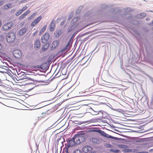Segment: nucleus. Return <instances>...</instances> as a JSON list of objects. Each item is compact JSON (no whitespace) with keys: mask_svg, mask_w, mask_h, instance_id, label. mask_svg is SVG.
Here are the masks:
<instances>
[{"mask_svg":"<svg viewBox=\"0 0 153 153\" xmlns=\"http://www.w3.org/2000/svg\"><path fill=\"white\" fill-rule=\"evenodd\" d=\"M119 152V150L118 149H116L115 151V152Z\"/></svg>","mask_w":153,"mask_h":153,"instance_id":"obj_33","label":"nucleus"},{"mask_svg":"<svg viewBox=\"0 0 153 153\" xmlns=\"http://www.w3.org/2000/svg\"><path fill=\"white\" fill-rule=\"evenodd\" d=\"M54 20H52L50 24V30L51 31H52L54 30V27H55V24L54 22Z\"/></svg>","mask_w":153,"mask_h":153,"instance_id":"obj_11","label":"nucleus"},{"mask_svg":"<svg viewBox=\"0 0 153 153\" xmlns=\"http://www.w3.org/2000/svg\"><path fill=\"white\" fill-rule=\"evenodd\" d=\"M59 41L58 40L54 41L51 44V47L52 48H55L58 46L59 44Z\"/></svg>","mask_w":153,"mask_h":153,"instance_id":"obj_13","label":"nucleus"},{"mask_svg":"<svg viewBox=\"0 0 153 153\" xmlns=\"http://www.w3.org/2000/svg\"><path fill=\"white\" fill-rule=\"evenodd\" d=\"M76 144H78L84 140L85 137L81 135L76 134L73 137Z\"/></svg>","mask_w":153,"mask_h":153,"instance_id":"obj_2","label":"nucleus"},{"mask_svg":"<svg viewBox=\"0 0 153 153\" xmlns=\"http://www.w3.org/2000/svg\"><path fill=\"white\" fill-rule=\"evenodd\" d=\"M150 25L152 26H153V21L151 23H150Z\"/></svg>","mask_w":153,"mask_h":153,"instance_id":"obj_31","label":"nucleus"},{"mask_svg":"<svg viewBox=\"0 0 153 153\" xmlns=\"http://www.w3.org/2000/svg\"><path fill=\"white\" fill-rule=\"evenodd\" d=\"M12 7L11 5L10 4H7L4 6V8L6 9H7L9 8H11Z\"/></svg>","mask_w":153,"mask_h":153,"instance_id":"obj_20","label":"nucleus"},{"mask_svg":"<svg viewBox=\"0 0 153 153\" xmlns=\"http://www.w3.org/2000/svg\"><path fill=\"white\" fill-rule=\"evenodd\" d=\"M30 12V10H28L25 12H24L23 14L21 15L19 17V19L20 20H21L24 18L25 16H27L28 14Z\"/></svg>","mask_w":153,"mask_h":153,"instance_id":"obj_10","label":"nucleus"},{"mask_svg":"<svg viewBox=\"0 0 153 153\" xmlns=\"http://www.w3.org/2000/svg\"><path fill=\"white\" fill-rule=\"evenodd\" d=\"M42 19V16H39L36 18L31 24L30 26L33 27L36 25Z\"/></svg>","mask_w":153,"mask_h":153,"instance_id":"obj_7","label":"nucleus"},{"mask_svg":"<svg viewBox=\"0 0 153 153\" xmlns=\"http://www.w3.org/2000/svg\"><path fill=\"white\" fill-rule=\"evenodd\" d=\"M27 30V29L25 27H23L18 31V35L19 36H21L24 35Z\"/></svg>","mask_w":153,"mask_h":153,"instance_id":"obj_8","label":"nucleus"},{"mask_svg":"<svg viewBox=\"0 0 153 153\" xmlns=\"http://www.w3.org/2000/svg\"><path fill=\"white\" fill-rule=\"evenodd\" d=\"M90 153H96V152L95 151H94V152L92 151Z\"/></svg>","mask_w":153,"mask_h":153,"instance_id":"obj_32","label":"nucleus"},{"mask_svg":"<svg viewBox=\"0 0 153 153\" xmlns=\"http://www.w3.org/2000/svg\"><path fill=\"white\" fill-rule=\"evenodd\" d=\"M100 133L103 136H105L106 137H109V136H110L108 134H106L105 132L104 131L100 130L99 131Z\"/></svg>","mask_w":153,"mask_h":153,"instance_id":"obj_15","label":"nucleus"},{"mask_svg":"<svg viewBox=\"0 0 153 153\" xmlns=\"http://www.w3.org/2000/svg\"><path fill=\"white\" fill-rule=\"evenodd\" d=\"M13 54L14 56L17 58H20L22 56V53L21 51L18 50L14 51Z\"/></svg>","mask_w":153,"mask_h":153,"instance_id":"obj_6","label":"nucleus"},{"mask_svg":"<svg viewBox=\"0 0 153 153\" xmlns=\"http://www.w3.org/2000/svg\"><path fill=\"white\" fill-rule=\"evenodd\" d=\"M2 51V46L0 43V53Z\"/></svg>","mask_w":153,"mask_h":153,"instance_id":"obj_28","label":"nucleus"},{"mask_svg":"<svg viewBox=\"0 0 153 153\" xmlns=\"http://www.w3.org/2000/svg\"><path fill=\"white\" fill-rule=\"evenodd\" d=\"M12 24L10 22H8L4 24L2 26V28L4 30H6L9 29L11 27Z\"/></svg>","mask_w":153,"mask_h":153,"instance_id":"obj_5","label":"nucleus"},{"mask_svg":"<svg viewBox=\"0 0 153 153\" xmlns=\"http://www.w3.org/2000/svg\"><path fill=\"white\" fill-rule=\"evenodd\" d=\"M1 85L0 84V85Z\"/></svg>","mask_w":153,"mask_h":153,"instance_id":"obj_36","label":"nucleus"},{"mask_svg":"<svg viewBox=\"0 0 153 153\" xmlns=\"http://www.w3.org/2000/svg\"><path fill=\"white\" fill-rule=\"evenodd\" d=\"M49 45L48 44L46 43L42 47V50L44 51H45L49 47Z\"/></svg>","mask_w":153,"mask_h":153,"instance_id":"obj_19","label":"nucleus"},{"mask_svg":"<svg viewBox=\"0 0 153 153\" xmlns=\"http://www.w3.org/2000/svg\"><path fill=\"white\" fill-rule=\"evenodd\" d=\"M15 39V34L13 33H9L7 37V40L8 42H13Z\"/></svg>","mask_w":153,"mask_h":153,"instance_id":"obj_3","label":"nucleus"},{"mask_svg":"<svg viewBox=\"0 0 153 153\" xmlns=\"http://www.w3.org/2000/svg\"><path fill=\"white\" fill-rule=\"evenodd\" d=\"M22 12V11L21 10H19L16 13V16H18L21 14Z\"/></svg>","mask_w":153,"mask_h":153,"instance_id":"obj_24","label":"nucleus"},{"mask_svg":"<svg viewBox=\"0 0 153 153\" xmlns=\"http://www.w3.org/2000/svg\"><path fill=\"white\" fill-rule=\"evenodd\" d=\"M25 79L24 80V81H27V80H32V79L30 78H29V77H27V76H25V77H23L22 78V79Z\"/></svg>","mask_w":153,"mask_h":153,"instance_id":"obj_21","label":"nucleus"},{"mask_svg":"<svg viewBox=\"0 0 153 153\" xmlns=\"http://www.w3.org/2000/svg\"><path fill=\"white\" fill-rule=\"evenodd\" d=\"M72 30L71 29V28H70V29H69V30H68V31L69 32H70V31H71Z\"/></svg>","mask_w":153,"mask_h":153,"instance_id":"obj_34","label":"nucleus"},{"mask_svg":"<svg viewBox=\"0 0 153 153\" xmlns=\"http://www.w3.org/2000/svg\"><path fill=\"white\" fill-rule=\"evenodd\" d=\"M70 42V41H69V42L68 43V44H67V45H66V46H65L64 48H63L62 49V50H61L63 52L64 51H65V50H66L67 49L69 48V45Z\"/></svg>","mask_w":153,"mask_h":153,"instance_id":"obj_18","label":"nucleus"},{"mask_svg":"<svg viewBox=\"0 0 153 153\" xmlns=\"http://www.w3.org/2000/svg\"><path fill=\"white\" fill-rule=\"evenodd\" d=\"M4 4L3 1H0V6L1 5Z\"/></svg>","mask_w":153,"mask_h":153,"instance_id":"obj_29","label":"nucleus"},{"mask_svg":"<svg viewBox=\"0 0 153 153\" xmlns=\"http://www.w3.org/2000/svg\"><path fill=\"white\" fill-rule=\"evenodd\" d=\"M27 8V6H25L22 8V9H21V10H22V12H23V11L26 10Z\"/></svg>","mask_w":153,"mask_h":153,"instance_id":"obj_27","label":"nucleus"},{"mask_svg":"<svg viewBox=\"0 0 153 153\" xmlns=\"http://www.w3.org/2000/svg\"><path fill=\"white\" fill-rule=\"evenodd\" d=\"M50 37V36L48 33H45L41 37L42 42L44 43L47 42L48 40Z\"/></svg>","mask_w":153,"mask_h":153,"instance_id":"obj_4","label":"nucleus"},{"mask_svg":"<svg viewBox=\"0 0 153 153\" xmlns=\"http://www.w3.org/2000/svg\"><path fill=\"white\" fill-rule=\"evenodd\" d=\"M70 42V41H69V42L68 43V44H67V45H66V46H65L64 48H63L62 49V50H61L63 52L64 51H65V50H66L67 49L69 48V45Z\"/></svg>","mask_w":153,"mask_h":153,"instance_id":"obj_17","label":"nucleus"},{"mask_svg":"<svg viewBox=\"0 0 153 153\" xmlns=\"http://www.w3.org/2000/svg\"><path fill=\"white\" fill-rule=\"evenodd\" d=\"M92 149V148L89 146H85L82 148V151L85 153H87Z\"/></svg>","mask_w":153,"mask_h":153,"instance_id":"obj_9","label":"nucleus"},{"mask_svg":"<svg viewBox=\"0 0 153 153\" xmlns=\"http://www.w3.org/2000/svg\"><path fill=\"white\" fill-rule=\"evenodd\" d=\"M33 67L36 69H37V68H38L42 69V66L41 65H38L35 66H33Z\"/></svg>","mask_w":153,"mask_h":153,"instance_id":"obj_26","label":"nucleus"},{"mask_svg":"<svg viewBox=\"0 0 153 153\" xmlns=\"http://www.w3.org/2000/svg\"><path fill=\"white\" fill-rule=\"evenodd\" d=\"M4 4L3 1H0V6L1 5Z\"/></svg>","mask_w":153,"mask_h":153,"instance_id":"obj_30","label":"nucleus"},{"mask_svg":"<svg viewBox=\"0 0 153 153\" xmlns=\"http://www.w3.org/2000/svg\"><path fill=\"white\" fill-rule=\"evenodd\" d=\"M92 142L94 143V144H98L100 143V141L97 139L93 138L92 139Z\"/></svg>","mask_w":153,"mask_h":153,"instance_id":"obj_14","label":"nucleus"},{"mask_svg":"<svg viewBox=\"0 0 153 153\" xmlns=\"http://www.w3.org/2000/svg\"><path fill=\"white\" fill-rule=\"evenodd\" d=\"M70 42V41H69V42L68 43V44H67V45H66V46H65L64 48H63L62 49V50H61L63 52L64 51H65V50H66L67 49L69 48V45Z\"/></svg>","mask_w":153,"mask_h":153,"instance_id":"obj_16","label":"nucleus"},{"mask_svg":"<svg viewBox=\"0 0 153 153\" xmlns=\"http://www.w3.org/2000/svg\"><path fill=\"white\" fill-rule=\"evenodd\" d=\"M47 27V25H45L41 30L40 32L41 33H43L44 32L45 30L46 27Z\"/></svg>","mask_w":153,"mask_h":153,"instance_id":"obj_23","label":"nucleus"},{"mask_svg":"<svg viewBox=\"0 0 153 153\" xmlns=\"http://www.w3.org/2000/svg\"><path fill=\"white\" fill-rule=\"evenodd\" d=\"M73 153H82V152L80 150L76 149L73 151Z\"/></svg>","mask_w":153,"mask_h":153,"instance_id":"obj_25","label":"nucleus"},{"mask_svg":"<svg viewBox=\"0 0 153 153\" xmlns=\"http://www.w3.org/2000/svg\"><path fill=\"white\" fill-rule=\"evenodd\" d=\"M36 14V13H34L29 17L28 18V20H30L32 19L33 18H34Z\"/></svg>","mask_w":153,"mask_h":153,"instance_id":"obj_22","label":"nucleus"},{"mask_svg":"<svg viewBox=\"0 0 153 153\" xmlns=\"http://www.w3.org/2000/svg\"><path fill=\"white\" fill-rule=\"evenodd\" d=\"M75 141V140H74L73 137L70 139L68 138L67 140L68 144L64 148L65 152L66 153H69L71 152L70 147L74 146L76 144Z\"/></svg>","mask_w":153,"mask_h":153,"instance_id":"obj_1","label":"nucleus"},{"mask_svg":"<svg viewBox=\"0 0 153 153\" xmlns=\"http://www.w3.org/2000/svg\"><path fill=\"white\" fill-rule=\"evenodd\" d=\"M41 46L40 42L39 40H36L34 43V47L37 49L39 48Z\"/></svg>","mask_w":153,"mask_h":153,"instance_id":"obj_12","label":"nucleus"},{"mask_svg":"<svg viewBox=\"0 0 153 153\" xmlns=\"http://www.w3.org/2000/svg\"><path fill=\"white\" fill-rule=\"evenodd\" d=\"M64 24V22H62L61 23H60V24L62 25Z\"/></svg>","mask_w":153,"mask_h":153,"instance_id":"obj_35","label":"nucleus"}]
</instances>
